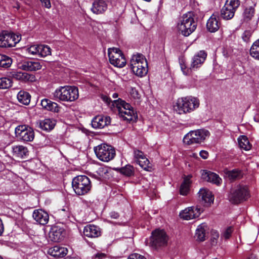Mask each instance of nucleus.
Listing matches in <instances>:
<instances>
[{"mask_svg":"<svg viewBox=\"0 0 259 259\" xmlns=\"http://www.w3.org/2000/svg\"><path fill=\"white\" fill-rule=\"evenodd\" d=\"M198 98L193 96H187L178 98L173 108L175 112L179 114L190 113L199 106Z\"/></svg>","mask_w":259,"mask_h":259,"instance_id":"1","label":"nucleus"},{"mask_svg":"<svg viewBox=\"0 0 259 259\" xmlns=\"http://www.w3.org/2000/svg\"><path fill=\"white\" fill-rule=\"evenodd\" d=\"M53 96L55 100L72 102L78 97V88L70 85L60 87L53 93Z\"/></svg>","mask_w":259,"mask_h":259,"instance_id":"2","label":"nucleus"},{"mask_svg":"<svg viewBox=\"0 0 259 259\" xmlns=\"http://www.w3.org/2000/svg\"><path fill=\"white\" fill-rule=\"evenodd\" d=\"M112 105L116 108L118 115L123 120L127 122L136 121L138 118L137 113L132 106L124 101L118 99L112 102Z\"/></svg>","mask_w":259,"mask_h":259,"instance_id":"3","label":"nucleus"},{"mask_svg":"<svg viewBox=\"0 0 259 259\" xmlns=\"http://www.w3.org/2000/svg\"><path fill=\"white\" fill-rule=\"evenodd\" d=\"M192 12H188L180 18L177 28L180 33L184 36H189L196 28L197 22L194 20Z\"/></svg>","mask_w":259,"mask_h":259,"instance_id":"4","label":"nucleus"},{"mask_svg":"<svg viewBox=\"0 0 259 259\" xmlns=\"http://www.w3.org/2000/svg\"><path fill=\"white\" fill-rule=\"evenodd\" d=\"M250 196L248 186L244 184H239L231 190L228 199L231 203L238 204L246 201Z\"/></svg>","mask_w":259,"mask_h":259,"instance_id":"5","label":"nucleus"},{"mask_svg":"<svg viewBox=\"0 0 259 259\" xmlns=\"http://www.w3.org/2000/svg\"><path fill=\"white\" fill-rule=\"evenodd\" d=\"M130 66L133 72L138 76L142 77L148 72V63L142 54L133 55L130 61Z\"/></svg>","mask_w":259,"mask_h":259,"instance_id":"6","label":"nucleus"},{"mask_svg":"<svg viewBox=\"0 0 259 259\" xmlns=\"http://www.w3.org/2000/svg\"><path fill=\"white\" fill-rule=\"evenodd\" d=\"M209 136V132L204 128L191 131L184 136L183 142L188 145L201 144L208 138Z\"/></svg>","mask_w":259,"mask_h":259,"instance_id":"7","label":"nucleus"},{"mask_svg":"<svg viewBox=\"0 0 259 259\" xmlns=\"http://www.w3.org/2000/svg\"><path fill=\"white\" fill-rule=\"evenodd\" d=\"M168 237L164 230L157 229L152 231L149 242L147 243L150 247L157 249L166 246Z\"/></svg>","mask_w":259,"mask_h":259,"instance_id":"8","label":"nucleus"},{"mask_svg":"<svg viewBox=\"0 0 259 259\" xmlns=\"http://www.w3.org/2000/svg\"><path fill=\"white\" fill-rule=\"evenodd\" d=\"M72 186L75 193L78 195L87 194L91 188L90 179L83 175L75 177L72 180Z\"/></svg>","mask_w":259,"mask_h":259,"instance_id":"9","label":"nucleus"},{"mask_svg":"<svg viewBox=\"0 0 259 259\" xmlns=\"http://www.w3.org/2000/svg\"><path fill=\"white\" fill-rule=\"evenodd\" d=\"M94 150L98 158L104 162L112 160L116 154L114 148L106 144H101L95 147Z\"/></svg>","mask_w":259,"mask_h":259,"instance_id":"10","label":"nucleus"},{"mask_svg":"<svg viewBox=\"0 0 259 259\" xmlns=\"http://www.w3.org/2000/svg\"><path fill=\"white\" fill-rule=\"evenodd\" d=\"M108 52L109 60L111 64L119 68H122L125 65L126 60L119 49L109 48Z\"/></svg>","mask_w":259,"mask_h":259,"instance_id":"11","label":"nucleus"},{"mask_svg":"<svg viewBox=\"0 0 259 259\" xmlns=\"http://www.w3.org/2000/svg\"><path fill=\"white\" fill-rule=\"evenodd\" d=\"M16 137L24 142L32 141L34 138L33 130L26 124L18 125L15 130Z\"/></svg>","mask_w":259,"mask_h":259,"instance_id":"12","label":"nucleus"},{"mask_svg":"<svg viewBox=\"0 0 259 259\" xmlns=\"http://www.w3.org/2000/svg\"><path fill=\"white\" fill-rule=\"evenodd\" d=\"M21 36L13 32L3 31L0 34V47H13L20 41Z\"/></svg>","mask_w":259,"mask_h":259,"instance_id":"13","label":"nucleus"},{"mask_svg":"<svg viewBox=\"0 0 259 259\" xmlns=\"http://www.w3.org/2000/svg\"><path fill=\"white\" fill-rule=\"evenodd\" d=\"M207 56L206 53L203 51H199L194 55L190 68L187 69L184 65H181V69L185 75H189L193 70H195L204 63Z\"/></svg>","mask_w":259,"mask_h":259,"instance_id":"14","label":"nucleus"},{"mask_svg":"<svg viewBox=\"0 0 259 259\" xmlns=\"http://www.w3.org/2000/svg\"><path fill=\"white\" fill-rule=\"evenodd\" d=\"M203 211V208L200 206H192L182 210L180 212L179 215L184 220H190L198 218Z\"/></svg>","mask_w":259,"mask_h":259,"instance_id":"15","label":"nucleus"},{"mask_svg":"<svg viewBox=\"0 0 259 259\" xmlns=\"http://www.w3.org/2000/svg\"><path fill=\"white\" fill-rule=\"evenodd\" d=\"M134 156L137 163L144 170L150 171L151 164L143 152L139 150H134Z\"/></svg>","mask_w":259,"mask_h":259,"instance_id":"16","label":"nucleus"},{"mask_svg":"<svg viewBox=\"0 0 259 259\" xmlns=\"http://www.w3.org/2000/svg\"><path fill=\"white\" fill-rule=\"evenodd\" d=\"M111 123V118L109 116L103 115L95 116L92 120L91 124L94 128H103Z\"/></svg>","mask_w":259,"mask_h":259,"instance_id":"17","label":"nucleus"},{"mask_svg":"<svg viewBox=\"0 0 259 259\" xmlns=\"http://www.w3.org/2000/svg\"><path fill=\"white\" fill-rule=\"evenodd\" d=\"M110 2V0H94L91 11L96 14H103L107 10Z\"/></svg>","mask_w":259,"mask_h":259,"instance_id":"18","label":"nucleus"},{"mask_svg":"<svg viewBox=\"0 0 259 259\" xmlns=\"http://www.w3.org/2000/svg\"><path fill=\"white\" fill-rule=\"evenodd\" d=\"M83 233L84 236L89 238H97L101 236L100 228L96 225L89 224L84 227Z\"/></svg>","mask_w":259,"mask_h":259,"instance_id":"19","label":"nucleus"},{"mask_svg":"<svg viewBox=\"0 0 259 259\" xmlns=\"http://www.w3.org/2000/svg\"><path fill=\"white\" fill-rule=\"evenodd\" d=\"M32 217L36 222L41 225L47 224L49 220V214L42 209L34 210Z\"/></svg>","mask_w":259,"mask_h":259,"instance_id":"20","label":"nucleus"},{"mask_svg":"<svg viewBox=\"0 0 259 259\" xmlns=\"http://www.w3.org/2000/svg\"><path fill=\"white\" fill-rule=\"evenodd\" d=\"M64 230L57 226H53L49 233V239L53 242H59L63 238Z\"/></svg>","mask_w":259,"mask_h":259,"instance_id":"21","label":"nucleus"},{"mask_svg":"<svg viewBox=\"0 0 259 259\" xmlns=\"http://www.w3.org/2000/svg\"><path fill=\"white\" fill-rule=\"evenodd\" d=\"M201 176L203 180L216 185H219L222 182V179L218 175L210 171L202 170Z\"/></svg>","mask_w":259,"mask_h":259,"instance_id":"22","label":"nucleus"},{"mask_svg":"<svg viewBox=\"0 0 259 259\" xmlns=\"http://www.w3.org/2000/svg\"><path fill=\"white\" fill-rule=\"evenodd\" d=\"M198 195L199 198L204 204L210 205L213 201L214 198L211 191L206 188L200 189Z\"/></svg>","mask_w":259,"mask_h":259,"instance_id":"23","label":"nucleus"},{"mask_svg":"<svg viewBox=\"0 0 259 259\" xmlns=\"http://www.w3.org/2000/svg\"><path fill=\"white\" fill-rule=\"evenodd\" d=\"M220 23L219 21L218 14H213L208 20L206 27L210 32H214L218 31L220 28Z\"/></svg>","mask_w":259,"mask_h":259,"instance_id":"24","label":"nucleus"},{"mask_svg":"<svg viewBox=\"0 0 259 259\" xmlns=\"http://www.w3.org/2000/svg\"><path fill=\"white\" fill-rule=\"evenodd\" d=\"M68 252L67 248L64 247L56 245L48 249V253L55 257H63Z\"/></svg>","mask_w":259,"mask_h":259,"instance_id":"25","label":"nucleus"},{"mask_svg":"<svg viewBox=\"0 0 259 259\" xmlns=\"http://www.w3.org/2000/svg\"><path fill=\"white\" fill-rule=\"evenodd\" d=\"M19 67L24 70L35 71L40 69L41 66L38 62L27 61L20 63Z\"/></svg>","mask_w":259,"mask_h":259,"instance_id":"26","label":"nucleus"},{"mask_svg":"<svg viewBox=\"0 0 259 259\" xmlns=\"http://www.w3.org/2000/svg\"><path fill=\"white\" fill-rule=\"evenodd\" d=\"M41 105L43 108L48 111L54 112H58L59 111L58 105L48 99H42L41 101Z\"/></svg>","mask_w":259,"mask_h":259,"instance_id":"27","label":"nucleus"},{"mask_svg":"<svg viewBox=\"0 0 259 259\" xmlns=\"http://www.w3.org/2000/svg\"><path fill=\"white\" fill-rule=\"evenodd\" d=\"M12 149L13 155L16 157L24 158L28 155L27 148L24 146H14Z\"/></svg>","mask_w":259,"mask_h":259,"instance_id":"28","label":"nucleus"},{"mask_svg":"<svg viewBox=\"0 0 259 259\" xmlns=\"http://www.w3.org/2000/svg\"><path fill=\"white\" fill-rule=\"evenodd\" d=\"M13 79L19 81H35V76L26 72H17L13 74Z\"/></svg>","mask_w":259,"mask_h":259,"instance_id":"29","label":"nucleus"},{"mask_svg":"<svg viewBox=\"0 0 259 259\" xmlns=\"http://www.w3.org/2000/svg\"><path fill=\"white\" fill-rule=\"evenodd\" d=\"M207 227L205 224L199 225L196 230L195 238L197 240L202 241L205 239Z\"/></svg>","mask_w":259,"mask_h":259,"instance_id":"30","label":"nucleus"},{"mask_svg":"<svg viewBox=\"0 0 259 259\" xmlns=\"http://www.w3.org/2000/svg\"><path fill=\"white\" fill-rule=\"evenodd\" d=\"M56 121L50 118H46L39 121V127L44 131H50L54 128Z\"/></svg>","mask_w":259,"mask_h":259,"instance_id":"31","label":"nucleus"},{"mask_svg":"<svg viewBox=\"0 0 259 259\" xmlns=\"http://www.w3.org/2000/svg\"><path fill=\"white\" fill-rule=\"evenodd\" d=\"M191 183V182L190 177H186L184 178L180 188V193L181 195L184 196L188 195L190 191Z\"/></svg>","mask_w":259,"mask_h":259,"instance_id":"32","label":"nucleus"},{"mask_svg":"<svg viewBox=\"0 0 259 259\" xmlns=\"http://www.w3.org/2000/svg\"><path fill=\"white\" fill-rule=\"evenodd\" d=\"M17 99L20 103L28 105L30 101V95L26 92L20 91L17 95Z\"/></svg>","mask_w":259,"mask_h":259,"instance_id":"33","label":"nucleus"},{"mask_svg":"<svg viewBox=\"0 0 259 259\" xmlns=\"http://www.w3.org/2000/svg\"><path fill=\"white\" fill-rule=\"evenodd\" d=\"M238 144L240 148L246 151L250 150L251 145L250 144L247 138L245 136H241L238 139Z\"/></svg>","mask_w":259,"mask_h":259,"instance_id":"34","label":"nucleus"},{"mask_svg":"<svg viewBox=\"0 0 259 259\" xmlns=\"http://www.w3.org/2000/svg\"><path fill=\"white\" fill-rule=\"evenodd\" d=\"M255 10L253 7L246 8L243 13V20L246 22L250 21L254 15Z\"/></svg>","mask_w":259,"mask_h":259,"instance_id":"35","label":"nucleus"},{"mask_svg":"<svg viewBox=\"0 0 259 259\" xmlns=\"http://www.w3.org/2000/svg\"><path fill=\"white\" fill-rule=\"evenodd\" d=\"M239 5L240 2L238 0H227L223 7H226L235 13Z\"/></svg>","mask_w":259,"mask_h":259,"instance_id":"36","label":"nucleus"},{"mask_svg":"<svg viewBox=\"0 0 259 259\" xmlns=\"http://www.w3.org/2000/svg\"><path fill=\"white\" fill-rule=\"evenodd\" d=\"M250 54L254 59L259 60V39L252 45L250 50Z\"/></svg>","mask_w":259,"mask_h":259,"instance_id":"37","label":"nucleus"},{"mask_svg":"<svg viewBox=\"0 0 259 259\" xmlns=\"http://www.w3.org/2000/svg\"><path fill=\"white\" fill-rule=\"evenodd\" d=\"M235 13L226 7H223L221 11V17L225 20H230L234 16Z\"/></svg>","mask_w":259,"mask_h":259,"instance_id":"38","label":"nucleus"},{"mask_svg":"<svg viewBox=\"0 0 259 259\" xmlns=\"http://www.w3.org/2000/svg\"><path fill=\"white\" fill-rule=\"evenodd\" d=\"M38 56L40 57H46L51 54V48L46 45H38Z\"/></svg>","mask_w":259,"mask_h":259,"instance_id":"39","label":"nucleus"},{"mask_svg":"<svg viewBox=\"0 0 259 259\" xmlns=\"http://www.w3.org/2000/svg\"><path fill=\"white\" fill-rule=\"evenodd\" d=\"M129 93L131 97L135 100L136 102H137V103L139 104L141 102V95L135 88L131 87Z\"/></svg>","mask_w":259,"mask_h":259,"instance_id":"40","label":"nucleus"},{"mask_svg":"<svg viewBox=\"0 0 259 259\" xmlns=\"http://www.w3.org/2000/svg\"><path fill=\"white\" fill-rule=\"evenodd\" d=\"M120 172L126 176H131L134 173V167L131 165H126L120 169Z\"/></svg>","mask_w":259,"mask_h":259,"instance_id":"41","label":"nucleus"},{"mask_svg":"<svg viewBox=\"0 0 259 259\" xmlns=\"http://www.w3.org/2000/svg\"><path fill=\"white\" fill-rule=\"evenodd\" d=\"M227 174L230 180H235L241 177V172L237 169L228 171Z\"/></svg>","mask_w":259,"mask_h":259,"instance_id":"42","label":"nucleus"},{"mask_svg":"<svg viewBox=\"0 0 259 259\" xmlns=\"http://www.w3.org/2000/svg\"><path fill=\"white\" fill-rule=\"evenodd\" d=\"M12 63V59L9 57L5 55V58H3V61L1 62L0 67L7 68L11 66Z\"/></svg>","mask_w":259,"mask_h":259,"instance_id":"43","label":"nucleus"},{"mask_svg":"<svg viewBox=\"0 0 259 259\" xmlns=\"http://www.w3.org/2000/svg\"><path fill=\"white\" fill-rule=\"evenodd\" d=\"M96 172L100 177L104 178L108 172V168L106 166H101L97 169Z\"/></svg>","mask_w":259,"mask_h":259,"instance_id":"44","label":"nucleus"},{"mask_svg":"<svg viewBox=\"0 0 259 259\" xmlns=\"http://www.w3.org/2000/svg\"><path fill=\"white\" fill-rule=\"evenodd\" d=\"M233 228L232 227H229L226 229L222 234V237L227 239H229L233 232Z\"/></svg>","mask_w":259,"mask_h":259,"instance_id":"45","label":"nucleus"},{"mask_svg":"<svg viewBox=\"0 0 259 259\" xmlns=\"http://www.w3.org/2000/svg\"><path fill=\"white\" fill-rule=\"evenodd\" d=\"M38 45L31 46L30 47L28 48V52L32 55H38Z\"/></svg>","mask_w":259,"mask_h":259,"instance_id":"46","label":"nucleus"},{"mask_svg":"<svg viewBox=\"0 0 259 259\" xmlns=\"http://www.w3.org/2000/svg\"><path fill=\"white\" fill-rule=\"evenodd\" d=\"M252 35V32L250 30H245L242 35V38L245 42H248Z\"/></svg>","mask_w":259,"mask_h":259,"instance_id":"47","label":"nucleus"},{"mask_svg":"<svg viewBox=\"0 0 259 259\" xmlns=\"http://www.w3.org/2000/svg\"><path fill=\"white\" fill-rule=\"evenodd\" d=\"M219 234L217 231L212 232V237L211 239V244L212 245H215L217 243V240L219 238Z\"/></svg>","mask_w":259,"mask_h":259,"instance_id":"48","label":"nucleus"},{"mask_svg":"<svg viewBox=\"0 0 259 259\" xmlns=\"http://www.w3.org/2000/svg\"><path fill=\"white\" fill-rule=\"evenodd\" d=\"M127 259H147L144 255L139 253H133L130 255Z\"/></svg>","mask_w":259,"mask_h":259,"instance_id":"49","label":"nucleus"},{"mask_svg":"<svg viewBox=\"0 0 259 259\" xmlns=\"http://www.w3.org/2000/svg\"><path fill=\"white\" fill-rule=\"evenodd\" d=\"M13 82H0V89H6L12 85Z\"/></svg>","mask_w":259,"mask_h":259,"instance_id":"50","label":"nucleus"},{"mask_svg":"<svg viewBox=\"0 0 259 259\" xmlns=\"http://www.w3.org/2000/svg\"><path fill=\"white\" fill-rule=\"evenodd\" d=\"M199 155L202 158L206 159L208 158V152L205 150H201L199 152Z\"/></svg>","mask_w":259,"mask_h":259,"instance_id":"51","label":"nucleus"},{"mask_svg":"<svg viewBox=\"0 0 259 259\" xmlns=\"http://www.w3.org/2000/svg\"><path fill=\"white\" fill-rule=\"evenodd\" d=\"M42 4L47 8H50L51 6L50 0H39Z\"/></svg>","mask_w":259,"mask_h":259,"instance_id":"52","label":"nucleus"},{"mask_svg":"<svg viewBox=\"0 0 259 259\" xmlns=\"http://www.w3.org/2000/svg\"><path fill=\"white\" fill-rule=\"evenodd\" d=\"M110 215L111 218L116 219L119 217V214L117 212L115 211H112L110 213Z\"/></svg>","mask_w":259,"mask_h":259,"instance_id":"53","label":"nucleus"},{"mask_svg":"<svg viewBox=\"0 0 259 259\" xmlns=\"http://www.w3.org/2000/svg\"><path fill=\"white\" fill-rule=\"evenodd\" d=\"M103 100L106 102L108 104H110V102H111V100L107 98V97H104L103 98Z\"/></svg>","mask_w":259,"mask_h":259,"instance_id":"54","label":"nucleus"},{"mask_svg":"<svg viewBox=\"0 0 259 259\" xmlns=\"http://www.w3.org/2000/svg\"><path fill=\"white\" fill-rule=\"evenodd\" d=\"M105 256V254L104 253H98L96 254V257H98L99 258H101Z\"/></svg>","mask_w":259,"mask_h":259,"instance_id":"55","label":"nucleus"},{"mask_svg":"<svg viewBox=\"0 0 259 259\" xmlns=\"http://www.w3.org/2000/svg\"><path fill=\"white\" fill-rule=\"evenodd\" d=\"M246 259H257L256 256L253 254L249 255Z\"/></svg>","mask_w":259,"mask_h":259,"instance_id":"56","label":"nucleus"},{"mask_svg":"<svg viewBox=\"0 0 259 259\" xmlns=\"http://www.w3.org/2000/svg\"><path fill=\"white\" fill-rule=\"evenodd\" d=\"M118 96V95L117 93H113V95H112V97L113 98H117Z\"/></svg>","mask_w":259,"mask_h":259,"instance_id":"57","label":"nucleus"},{"mask_svg":"<svg viewBox=\"0 0 259 259\" xmlns=\"http://www.w3.org/2000/svg\"><path fill=\"white\" fill-rule=\"evenodd\" d=\"M65 259H77V258L76 257H74L67 256Z\"/></svg>","mask_w":259,"mask_h":259,"instance_id":"58","label":"nucleus"},{"mask_svg":"<svg viewBox=\"0 0 259 259\" xmlns=\"http://www.w3.org/2000/svg\"><path fill=\"white\" fill-rule=\"evenodd\" d=\"M193 156H196V154H193Z\"/></svg>","mask_w":259,"mask_h":259,"instance_id":"59","label":"nucleus"},{"mask_svg":"<svg viewBox=\"0 0 259 259\" xmlns=\"http://www.w3.org/2000/svg\"><path fill=\"white\" fill-rule=\"evenodd\" d=\"M0 259H3V258L0 256Z\"/></svg>","mask_w":259,"mask_h":259,"instance_id":"60","label":"nucleus"}]
</instances>
